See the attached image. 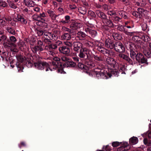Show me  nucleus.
<instances>
[{
    "label": "nucleus",
    "instance_id": "f257e3e1",
    "mask_svg": "<svg viewBox=\"0 0 151 151\" xmlns=\"http://www.w3.org/2000/svg\"><path fill=\"white\" fill-rule=\"evenodd\" d=\"M124 45L127 49L129 50L130 52V56L131 58H134L135 55H136L135 52L137 50V47L139 45H136L130 42H127L125 43Z\"/></svg>",
    "mask_w": 151,
    "mask_h": 151
},
{
    "label": "nucleus",
    "instance_id": "f03ea898",
    "mask_svg": "<svg viewBox=\"0 0 151 151\" xmlns=\"http://www.w3.org/2000/svg\"><path fill=\"white\" fill-rule=\"evenodd\" d=\"M98 69H96L94 70V74L98 78L101 77L102 78L107 79L110 76L111 74L107 73V71L106 69H101L99 67H97Z\"/></svg>",
    "mask_w": 151,
    "mask_h": 151
},
{
    "label": "nucleus",
    "instance_id": "7ed1b4c3",
    "mask_svg": "<svg viewBox=\"0 0 151 151\" xmlns=\"http://www.w3.org/2000/svg\"><path fill=\"white\" fill-rule=\"evenodd\" d=\"M79 52V54L78 55L80 58L85 60L91 58V53L87 48H83Z\"/></svg>",
    "mask_w": 151,
    "mask_h": 151
},
{
    "label": "nucleus",
    "instance_id": "20e7f679",
    "mask_svg": "<svg viewBox=\"0 0 151 151\" xmlns=\"http://www.w3.org/2000/svg\"><path fill=\"white\" fill-rule=\"evenodd\" d=\"M134 61L135 59L139 63H146L148 64L147 59L144 55L142 53H137L135 55L134 58H132Z\"/></svg>",
    "mask_w": 151,
    "mask_h": 151
},
{
    "label": "nucleus",
    "instance_id": "39448f33",
    "mask_svg": "<svg viewBox=\"0 0 151 151\" xmlns=\"http://www.w3.org/2000/svg\"><path fill=\"white\" fill-rule=\"evenodd\" d=\"M114 49L116 52L119 53H124L125 51V48L124 45L120 42H115Z\"/></svg>",
    "mask_w": 151,
    "mask_h": 151
},
{
    "label": "nucleus",
    "instance_id": "423d86ee",
    "mask_svg": "<svg viewBox=\"0 0 151 151\" xmlns=\"http://www.w3.org/2000/svg\"><path fill=\"white\" fill-rule=\"evenodd\" d=\"M46 69V71H47L49 69L52 71V70L49 67V64L46 62L42 61L40 60V58L38 57V70H42Z\"/></svg>",
    "mask_w": 151,
    "mask_h": 151
},
{
    "label": "nucleus",
    "instance_id": "0eeeda50",
    "mask_svg": "<svg viewBox=\"0 0 151 151\" xmlns=\"http://www.w3.org/2000/svg\"><path fill=\"white\" fill-rule=\"evenodd\" d=\"M52 65L54 66L53 68L56 69L58 68V73H64L65 72L63 70V68H64V63L63 64L60 62L59 63L57 62H52Z\"/></svg>",
    "mask_w": 151,
    "mask_h": 151
},
{
    "label": "nucleus",
    "instance_id": "6e6552de",
    "mask_svg": "<svg viewBox=\"0 0 151 151\" xmlns=\"http://www.w3.org/2000/svg\"><path fill=\"white\" fill-rule=\"evenodd\" d=\"M73 50L75 52L78 53L79 51L83 48V44L79 42H75L73 43Z\"/></svg>",
    "mask_w": 151,
    "mask_h": 151
},
{
    "label": "nucleus",
    "instance_id": "1a4fd4ad",
    "mask_svg": "<svg viewBox=\"0 0 151 151\" xmlns=\"http://www.w3.org/2000/svg\"><path fill=\"white\" fill-rule=\"evenodd\" d=\"M105 62L106 63L109 65L112 68H115L116 65V61L115 60L112 58L108 57L106 59Z\"/></svg>",
    "mask_w": 151,
    "mask_h": 151
},
{
    "label": "nucleus",
    "instance_id": "9d476101",
    "mask_svg": "<svg viewBox=\"0 0 151 151\" xmlns=\"http://www.w3.org/2000/svg\"><path fill=\"white\" fill-rule=\"evenodd\" d=\"M60 52L63 54H65L67 56L69 55L70 50L69 48L66 46H63L59 48Z\"/></svg>",
    "mask_w": 151,
    "mask_h": 151
},
{
    "label": "nucleus",
    "instance_id": "9b49d317",
    "mask_svg": "<svg viewBox=\"0 0 151 151\" xmlns=\"http://www.w3.org/2000/svg\"><path fill=\"white\" fill-rule=\"evenodd\" d=\"M105 44V47L108 48H109L111 49L114 48L115 42L109 39H107L106 40Z\"/></svg>",
    "mask_w": 151,
    "mask_h": 151
},
{
    "label": "nucleus",
    "instance_id": "f8f14e48",
    "mask_svg": "<svg viewBox=\"0 0 151 151\" xmlns=\"http://www.w3.org/2000/svg\"><path fill=\"white\" fill-rule=\"evenodd\" d=\"M118 56L119 58H122L123 59L126 60L130 64L133 65V61L127 55L123 54V53H120L118 54Z\"/></svg>",
    "mask_w": 151,
    "mask_h": 151
},
{
    "label": "nucleus",
    "instance_id": "ddd939ff",
    "mask_svg": "<svg viewBox=\"0 0 151 151\" xmlns=\"http://www.w3.org/2000/svg\"><path fill=\"white\" fill-rule=\"evenodd\" d=\"M140 14L141 18L142 17H144L146 19H148L150 17L149 11L141 8H140Z\"/></svg>",
    "mask_w": 151,
    "mask_h": 151
},
{
    "label": "nucleus",
    "instance_id": "4468645a",
    "mask_svg": "<svg viewBox=\"0 0 151 151\" xmlns=\"http://www.w3.org/2000/svg\"><path fill=\"white\" fill-rule=\"evenodd\" d=\"M96 14L98 17L104 21L107 18L106 15L103 12L100 10L96 11Z\"/></svg>",
    "mask_w": 151,
    "mask_h": 151
},
{
    "label": "nucleus",
    "instance_id": "2eb2a0df",
    "mask_svg": "<svg viewBox=\"0 0 151 151\" xmlns=\"http://www.w3.org/2000/svg\"><path fill=\"white\" fill-rule=\"evenodd\" d=\"M85 30L86 32L87 35L88 34H89L92 37H93L96 36L97 34V32L96 31L91 29L88 27L85 28Z\"/></svg>",
    "mask_w": 151,
    "mask_h": 151
},
{
    "label": "nucleus",
    "instance_id": "dca6fc26",
    "mask_svg": "<svg viewBox=\"0 0 151 151\" xmlns=\"http://www.w3.org/2000/svg\"><path fill=\"white\" fill-rule=\"evenodd\" d=\"M121 146L117 149L118 151H125L128 150L127 147L129 146L127 142H124L121 144Z\"/></svg>",
    "mask_w": 151,
    "mask_h": 151
},
{
    "label": "nucleus",
    "instance_id": "f3484780",
    "mask_svg": "<svg viewBox=\"0 0 151 151\" xmlns=\"http://www.w3.org/2000/svg\"><path fill=\"white\" fill-rule=\"evenodd\" d=\"M9 40L8 41V44L10 46H15V43L17 42V40L14 36H11L10 37Z\"/></svg>",
    "mask_w": 151,
    "mask_h": 151
},
{
    "label": "nucleus",
    "instance_id": "a211bd4d",
    "mask_svg": "<svg viewBox=\"0 0 151 151\" xmlns=\"http://www.w3.org/2000/svg\"><path fill=\"white\" fill-rule=\"evenodd\" d=\"M109 19L106 18V19H105L103 22V23L105 25H107L109 27H111L113 28L114 27V25L113 22L110 19V17H109Z\"/></svg>",
    "mask_w": 151,
    "mask_h": 151
},
{
    "label": "nucleus",
    "instance_id": "6ab92c4d",
    "mask_svg": "<svg viewBox=\"0 0 151 151\" xmlns=\"http://www.w3.org/2000/svg\"><path fill=\"white\" fill-rule=\"evenodd\" d=\"M125 26H123L121 24H119L118 25L117 29L121 32H124L126 34L128 35L129 32L128 31L127 29L125 28Z\"/></svg>",
    "mask_w": 151,
    "mask_h": 151
},
{
    "label": "nucleus",
    "instance_id": "aec40b11",
    "mask_svg": "<svg viewBox=\"0 0 151 151\" xmlns=\"http://www.w3.org/2000/svg\"><path fill=\"white\" fill-rule=\"evenodd\" d=\"M77 66L78 68L84 71H86L87 73H88L87 71L89 70L88 67L80 63H78Z\"/></svg>",
    "mask_w": 151,
    "mask_h": 151
},
{
    "label": "nucleus",
    "instance_id": "412c9836",
    "mask_svg": "<svg viewBox=\"0 0 151 151\" xmlns=\"http://www.w3.org/2000/svg\"><path fill=\"white\" fill-rule=\"evenodd\" d=\"M76 65V63L73 61H69L64 63V67H69L70 68H73L75 67Z\"/></svg>",
    "mask_w": 151,
    "mask_h": 151
},
{
    "label": "nucleus",
    "instance_id": "4be33fe9",
    "mask_svg": "<svg viewBox=\"0 0 151 151\" xmlns=\"http://www.w3.org/2000/svg\"><path fill=\"white\" fill-rule=\"evenodd\" d=\"M81 26L80 23L76 22H72L70 25V28L76 30L79 28Z\"/></svg>",
    "mask_w": 151,
    "mask_h": 151
},
{
    "label": "nucleus",
    "instance_id": "5701e85b",
    "mask_svg": "<svg viewBox=\"0 0 151 151\" xmlns=\"http://www.w3.org/2000/svg\"><path fill=\"white\" fill-rule=\"evenodd\" d=\"M112 69V68H111L109 69H106L107 71V73L111 74L110 77H108L109 78L111 77L112 75L115 76H118V74L119 73V72L117 70H114Z\"/></svg>",
    "mask_w": 151,
    "mask_h": 151
},
{
    "label": "nucleus",
    "instance_id": "b1692460",
    "mask_svg": "<svg viewBox=\"0 0 151 151\" xmlns=\"http://www.w3.org/2000/svg\"><path fill=\"white\" fill-rule=\"evenodd\" d=\"M90 59H87L86 60L85 64L88 65L87 66L88 67V68H91L94 67L95 65V64ZM88 69H89V68Z\"/></svg>",
    "mask_w": 151,
    "mask_h": 151
},
{
    "label": "nucleus",
    "instance_id": "393cba45",
    "mask_svg": "<svg viewBox=\"0 0 151 151\" xmlns=\"http://www.w3.org/2000/svg\"><path fill=\"white\" fill-rule=\"evenodd\" d=\"M24 4L27 6L32 7L34 6L35 2L32 0H24Z\"/></svg>",
    "mask_w": 151,
    "mask_h": 151
},
{
    "label": "nucleus",
    "instance_id": "a878e982",
    "mask_svg": "<svg viewBox=\"0 0 151 151\" xmlns=\"http://www.w3.org/2000/svg\"><path fill=\"white\" fill-rule=\"evenodd\" d=\"M112 36L116 40H122V36L119 33L117 32H113L112 35Z\"/></svg>",
    "mask_w": 151,
    "mask_h": 151
},
{
    "label": "nucleus",
    "instance_id": "bb28decb",
    "mask_svg": "<svg viewBox=\"0 0 151 151\" xmlns=\"http://www.w3.org/2000/svg\"><path fill=\"white\" fill-rule=\"evenodd\" d=\"M47 12L52 20H55L58 16L55 14L54 11H53L48 10H47Z\"/></svg>",
    "mask_w": 151,
    "mask_h": 151
},
{
    "label": "nucleus",
    "instance_id": "cd10ccee",
    "mask_svg": "<svg viewBox=\"0 0 151 151\" xmlns=\"http://www.w3.org/2000/svg\"><path fill=\"white\" fill-rule=\"evenodd\" d=\"M138 142V139L137 137H133L129 139V142L130 144L134 145L137 144Z\"/></svg>",
    "mask_w": 151,
    "mask_h": 151
},
{
    "label": "nucleus",
    "instance_id": "c85d7f7f",
    "mask_svg": "<svg viewBox=\"0 0 151 151\" xmlns=\"http://www.w3.org/2000/svg\"><path fill=\"white\" fill-rule=\"evenodd\" d=\"M140 8H139L137 9V11H134L132 12V15L136 18H141L140 14Z\"/></svg>",
    "mask_w": 151,
    "mask_h": 151
},
{
    "label": "nucleus",
    "instance_id": "c756f323",
    "mask_svg": "<svg viewBox=\"0 0 151 151\" xmlns=\"http://www.w3.org/2000/svg\"><path fill=\"white\" fill-rule=\"evenodd\" d=\"M88 16L90 19H95L96 17V15L95 13L92 11H88Z\"/></svg>",
    "mask_w": 151,
    "mask_h": 151
},
{
    "label": "nucleus",
    "instance_id": "7c9ffc66",
    "mask_svg": "<svg viewBox=\"0 0 151 151\" xmlns=\"http://www.w3.org/2000/svg\"><path fill=\"white\" fill-rule=\"evenodd\" d=\"M71 38V35L68 33H64L61 36V38L63 40H69Z\"/></svg>",
    "mask_w": 151,
    "mask_h": 151
},
{
    "label": "nucleus",
    "instance_id": "2f4dec72",
    "mask_svg": "<svg viewBox=\"0 0 151 151\" xmlns=\"http://www.w3.org/2000/svg\"><path fill=\"white\" fill-rule=\"evenodd\" d=\"M119 14L121 17V19L123 18L124 19H126L127 18V13L126 12L123 11H120L119 12Z\"/></svg>",
    "mask_w": 151,
    "mask_h": 151
},
{
    "label": "nucleus",
    "instance_id": "473e14b6",
    "mask_svg": "<svg viewBox=\"0 0 151 151\" xmlns=\"http://www.w3.org/2000/svg\"><path fill=\"white\" fill-rule=\"evenodd\" d=\"M78 11L81 14H85L86 13V7L82 6L78 9Z\"/></svg>",
    "mask_w": 151,
    "mask_h": 151
},
{
    "label": "nucleus",
    "instance_id": "72a5a7b5",
    "mask_svg": "<svg viewBox=\"0 0 151 151\" xmlns=\"http://www.w3.org/2000/svg\"><path fill=\"white\" fill-rule=\"evenodd\" d=\"M77 37L79 38H81V40H83V38L86 37L87 35L85 33L82 32H80L77 33Z\"/></svg>",
    "mask_w": 151,
    "mask_h": 151
},
{
    "label": "nucleus",
    "instance_id": "f704fd0d",
    "mask_svg": "<svg viewBox=\"0 0 151 151\" xmlns=\"http://www.w3.org/2000/svg\"><path fill=\"white\" fill-rule=\"evenodd\" d=\"M7 2L8 3L9 6L12 8L16 9L17 8V5L14 4L13 2L9 0H7Z\"/></svg>",
    "mask_w": 151,
    "mask_h": 151
},
{
    "label": "nucleus",
    "instance_id": "c9c22d12",
    "mask_svg": "<svg viewBox=\"0 0 151 151\" xmlns=\"http://www.w3.org/2000/svg\"><path fill=\"white\" fill-rule=\"evenodd\" d=\"M144 41L148 42L150 40V38L149 36L146 35H143L141 37Z\"/></svg>",
    "mask_w": 151,
    "mask_h": 151
},
{
    "label": "nucleus",
    "instance_id": "e433bc0d",
    "mask_svg": "<svg viewBox=\"0 0 151 151\" xmlns=\"http://www.w3.org/2000/svg\"><path fill=\"white\" fill-rule=\"evenodd\" d=\"M6 29L7 32L12 35H15V32L14 30L11 27H8L6 28Z\"/></svg>",
    "mask_w": 151,
    "mask_h": 151
},
{
    "label": "nucleus",
    "instance_id": "4c0bfd02",
    "mask_svg": "<svg viewBox=\"0 0 151 151\" xmlns=\"http://www.w3.org/2000/svg\"><path fill=\"white\" fill-rule=\"evenodd\" d=\"M126 69V66L125 65H121L119 67V72H121L122 74H125V71Z\"/></svg>",
    "mask_w": 151,
    "mask_h": 151
},
{
    "label": "nucleus",
    "instance_id": "58836bf2",
    "mask_svg": "<svg viewBox=\"0 0 151 151\" xmlns=\"http://www.w3.org/2000/svg\"><path fill=\"white\" fill-rule=\"evenodd\" d=\"M44 47L43 42L41 40H38V50H39L40 51H42Z\"/></svg>",
    "mask_w": 151,
    "mask_h": 151
},
{
    "label": "nucleus",
    "instance_id": "ea45409f",
    "mask_svg": "<svg viewBox=\"0 0 151 151\" xmlns=\"http://www.w3.org/2000/svg\"><path fill=\"white\" fill-rule=\"evenodd\" d=\"M144 53L145 55L148 58H151V49L145 51Z\"/></svg>",
    "mask_w": 151,
    "mask_h": 151
},
{
    "label": "nucleus",
    "instance_id": "a19ab883",
    "mask_svg": "<svg viewBox=\"0 0 151 151\" xmlns=\"http://www.w3.org/2000/svg\"><path fill=\"white\" fill-rule=\"evenodd\" d=\"M97 49L99 51L101 52L104 54H105V53L107 54V53H108L109 52L108 50H107L103 47H99Z\"/></svg>",
    "mask_w": 151,
    "mask_h": 151
},
{
    "label": "nucleus",
    "instance_id": "79ce46f5",
    "mask_svg": "<svg viewBox=\"0 0 151 151\" xmlns=\"http://www.w3.org/2000/svg\"><path fill=\"white\" fill-rule=\"evenodd\" d=\"M145 1L143 0H140L136 3V5L137 6H145Z\"/></svg>",
    "mask_w": 151,
    "mask_h": 151
},
{
    "label": "nucleus",
    "instance_id": "37998d69",
    "mask_svg": "<svg viewBox=\"0 0 151 151\" xmlns=\"http://www.w3.org/2000/svg\"><path fill=\"white\" fill-rule=\"evenodd\" d=\"M57 47V46L56 45H49L47 47V50H53L54 49H55Z\"/></svg>",
    "mask_w": 151,
    "mask_h": 151
},
{
    "label": "nucleus",
    "instance_id": "c03bdc74",
    "mask_svg": "<svg viewBox=\"0 0 151 151\" xmlns=\"http://www.w3.org/2000/svg\"><path fill=\"white\" fill-rule=\"evenodd\" d=\"M121 18L117 16H113V20L115 21L116 23H118L119 22H121Z\"/></svg>",
    "mask_w": 151,
    "mask_h": 151
},
{
    "label": "nucleus",
    "instance_id": "a18cd8bd",
    "mask_svg": "<svg viewBox=\"0 0 151 151\" xmlns=\"http://www.w3.org/2000/svg\"><path fill=\"white\" fill-rule=\"evenodd\" d=\"M111 28L110 27H109L105 24L102 25V28L104 31H109Z\"/></svg>",
    "mask_w": 151,
    "mask_h": 151
},
{
    "label": "nucleus",
    "instance_id": "49530a36",
    "mask_svg": "<svg viewBox=\"0 0 151 151\" xmlns=\"http://www.w3.org/2000/svg\"><path fill=\"white\" fill-rule=\"evenodd\" d=\"M45 20L44 19L42 18L41 19H38V26L42 27L44 24V22Z\"/></svg>",
    "mask_w": 151,
    "mask_h": 151
},
{
    "label": "nucleus",
    "instance_id": "de8ad7c7",
    "mask_svg": "<svg viewBox=\"0 0 151 151\" xmlns=\"http://www.w3.org/2000/svg\"><path fill=\"white\" fill-rule=\"evenodd\" d=\"M7 6V4L5 1L2 0H0V6L5 7Z\"/></svg>",
    "mask_w": 151,
    "mask_h": 151
},
{
    "label": "nucleus",
    "instance_id": "09e8293b",
    "mask_svg": "<svg viewBox=\"0 0 151 151\" xmlns=\"http://www.w3.org/2000/svg\"><path fill=\"white\" fill-rule=\"evenodd\" d=\"M122 142H114L112 143V145L113 147H116L122 144Z\"/></svg>",
    "mask_w": 151,
    "mask_h": 151
},
{
    "label": "nucleus",
    "instance_id": "8fccbe9b",
    "mask_svg": "<svg viewBox=\"0 0 151 151\" xmlns=\"http://www.w3.org/2000/svg\"><path fill=\"white\" fill-rule=\"evenodd\" d=\"M141 27L143 30L144 31L149 30L148 29H147L148 27V26L146 23H144L142 24Z\"/></svg>",
    "mask_w": 151,
    "mask_h": 151
},
{
    "label": "nucleus",
    "instance_id": "3c124183",
    "mask_svg": "<svg viewBox=\"0 0 151 151\" xmlns=\"http://www.w3.org/2000/svg\"><path fill=\"white\" fill-rule=\"evenodd\" d=\"M93 58L95 60L98 61H102V58L100 55L98 56L97 55H94Z\"/></svg>",
    "mask_w": 151,
    "mask_h": 151
},
{
    "label": "nucleus",
    "instance_id": "603ef678",
    "mask_svg": "<svg viewBox=\"0 0 151 151\" xmlns=\"http://www.w3.org/2000/svg\"><path fill=\"white\" fill-rule=\"evenodd\" d=\"M23 17L22 16L20 15H18L17 17H15L14 18V21L15 22H19L20 20L21 19V18Z\"/></svg>",
    "mask_w": 151,
    "mask_h": 151
},
{
    "label": "nucleus",
    "instance_id": "864d4df0",
    "mask_svg": "<svg viewBox=\"0 0 151 151\" xmlns=\"http://www.w3.org/2000/svg\"><path fill=\"white\" fill-rule=\"evenodd\" d=\"M107 13L108 14L110 15L111 16H115L116 15V12L113 10L109 11Z\"/></svg>",
    "mask_w": 151,
    "mask_h": 151
},
{
    "label": "nucleus",
    "instance_id": "5fc2aeb1",
    "mask_svg": "<svg viewBox=\"0 0 151 151\" xmlns=\"http://www.w3.org/2000/svg\"><path fill=\"white\" fill-rule=\"evenodd\" d=\"M61 59L62 61L65 62L70 60V59L68 57L65 56H63L61 57Z\"/></svg>",
    "mask_w": 151,
    "mask_h": 151
},
{
    "label": "nucleus",
    "instance_id": "6e6d98bb",
    "mask_svg": "<svg viewBox=\"0 0 151 151\" xmlns=\"http://www.w3.org/2000/svg\"><path fill=\"white\" fill-rule=\"evenodd\" d=\"M107 53L109 54V55L112 57H115L116 56V53L115 52L112 50L109 51L108 53Z\"/></svg>",
    "mask_w": 151,
    "mask_h": 151
},
{
    "label": "nucleus",
    "instance_id": "4d7b16f0",
    "mask_svg": "<svg viewBox=\"0 0 151 151\" xmlns=\"http://www.w3.org/2000/svg\"><path fill=\"white\" fill-rule=\"evenodd\" d=\"M7 37L5 35H3L0 37V42L1 41L4 42L5 41Z\"/></svg>",
    "mask_w": 151,
    "mask_h": 151
},
{
    "label": "nucleus",
    "instance_id": "13d9d810",
    "mask_svg": "<svg viewBox=\"0 0 151 151\" xmlns=\"http://www.w3.org/2000/svg\"><path fill=\"white\" fill-rule=\"evenodd\" d=\"M119 1L122 2L126 5L129 4L130 3L129 0H118Z\"/></svg>",
    "mask_w": 151,
    "mask_h": 151
},
{
    "label": "nucleus",
    "instance_id": "bf43d9fd",
    "mask_svg": "<svg viewBox=\"0 0 151 151\" xmlns=\"http://www.w3.org/2000/svg\"><path fill=\"white\" fill-rule=\"evenodd\" d=\"M18 68V70L19 72H22V70L23 69V68L20 65H17L16 64Z\"/></svg>",
    "mask_w": 151,
    "mask_h": 151
},
{
    "label": "nucleus",
    "instance_id": "052dcab7",
    "mask_svg": "<svg viewBox=\"0 0 151 151\" xmlns=\"http://www.w3.org/2000/svg\"><path fill=\"white\" fill-rule=\"evenodd\" d=\"M103 149H105L104 150L106 151H110L111 150L110 147L108 145L106 146L105 148H104V147L103 148Z\"/></svg>",
    "mask_w": 151,
    "mask_h": 151
},
{
    "label": "nucleus",
    "instance_id": "680f3d73",
    "mask_svg": "<svg viewBox=\"0 0 151 151\" xmlns=\"http://www.w3.org/2000/svg\"><path fill=\"white\" fill-rule=\"evenodd\" d=\"M54 61L52 62H57L58 63H59L60 62V59L58 58V57H55L53 58Z\"/></svg>",
    "mask_w": 151,
    "mask_h": 151
},
{
    "label": "nucleus",
    "instance_id": "e2e57ef3",
    "mask_svg": "<svg viewBox=\"0 0 151 151\" xmlns=\"http://www.w3.org/2000/svg\"><path fill=\"white\" fill-rule=\"evenodd\" d=\"M19 22L24 24H26L27 23V21L23 17L22 18H21V19L20 20V21Z\"/></svg>",
    "mask_w": 151,
    "mask_h": 151
},
{
    "label": "nucleus",
    "instance_id": "0e129e2a",
    "mask_svg": "<svg viewBox=\"0 0 151 151\" xmlns=\"http://www.w3.org/2000/svg\"><path fill=\"white\" fill-rule=\"evenodd\" d=\"M6 22L5 21L2 19H0V25H6Z\"/></svg>",
    "mask_w": 151,
    "mask_h": 151
},
{
    "label": "nucleus",
    "instance_id": "69168bd1",
    "mask_svg": "<svg viewBox=\"0 0 151 151\" xmlns=\"http://www.w3.org/2000/svg\"><path fill=\"white\" fill-rule=\"evenodd\" d=\"M69 7L70 9H76L77 7L74 4V5H70V4L69 6Z\"/></svg>",
    "mask_w": 151,
    "mask_h": 151
},
{
    "label": "nucleus",
    "instance_id": "338daca9",
    "mask_svg": "<svg viewBox=\"0 0 151 151\" xmlns=\"http://www.w3.org/2000/svg\"><path fill=\"white\" fill-rule=\"evenodd\" d=\"M65 20L68 23L70 21V17L68 15H67L65 16Z\"/></svg>",
    "mask_w": 151,
    "mask_h": 151
},
{
    "label": "nucleus",
    "instance_id": "774afa93",
    "mask_svg": "<svg viewBox=\"0 0 151 151\" xmlns=\"http://www.w3.org/2000/svg\"><path fill=\"white\" fill-rule=\"evenodd\" d=\"M72 44H73V43H71L70 42H65V44L66 45V46H69V47L72 46Z\"/></svg>",
    "mask_w": 151,
    "mask_h": 151
}]
</instances>
